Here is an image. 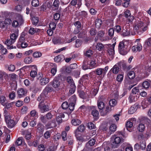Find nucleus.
Returning <instances> with one entry per match:
<instances>
[{
  "instance_id": "obj_1",
  "label": "nucleus",
  "mask_w": 151,
  "mask_h": 151,
  "mask_svg": "<svg viewBox=\"0 0 151 151\" xmlns=\"http://www.w3.org/2000/svg\"><path fill=\"white\" fill-rule=\"evenodd\" d=\"M148 28L147 26L144 25L143 23L140 22L135 23L134 29L137 33L141 35L144 32L147 30Z\"/></svg>"
},
{
  "instance_id": "obj_2",
  "label": "nucleus",
  "mask_w": 151,
  "mask_h": 151,
  "mask_svg": "<svg viewBox=\"0 0 151 151\" xmlns=\"http://www.w3.org/2000/svg\"><path fill=\"white\" fill-rule=\"evenodd\" d=\"M41 100L39 101H40L39 104L38 108L40 109V111L42 113L47 111L49 110V108L47 105L45 104V101L46 99L43 98H41Z\"/></svg>"
},
{
  "instance_id": "obj_3",
  "label": "nucleus",
  "mask_w": 151,
  "mask_h": 151,
  "mask_svg": "<svg viewBox=\"0 0 151 151\" xmlns=\"http://www.w3.org/2000/svg\"><path fill=\"white\" fill-rule=\"evenodd\" d=\"M11 19L9 18L6 19L4 21L0 19V28L6 29L8 26L10 25L12 23Z\"/></svg>"
},
{
  "instance_id": "obj_4",
  "label": "nucleus",
  "mask_w": 151,
  "mask_h": 151,
  "mask_svg": "<svg viewBox=\"0 0 151 151\" xmlns=\"http://www.w3.org/2000/svg\"><path fill=\"white\" fill-rule=\"evenodd\" d=\"M52 91V88L49 87H46L44 89L41 94L38 97L37 100L40 101L41 100V98L46 99L47 97L48 93Z\"/></svg>"
},
{
  "instance_id": "obj_5",
  "label": "nucleus",
  "mask_w": 151,
  "mask_h": 151,
  "mask_svg": "<svg viewBox=\"0 0 151 151\" xmlns=\"http://www.w3.org/2000/svg\"><path fill=\"white\" fill-rule=\"evenodd\" d=\"M45 65L47 67H49V68H52L51 70V72L53 76H54L57 71L56 65L55 63L47 62L45 63Z\"/></svg>"
},
{
  "instance_id": "obj_6",
  "label": "nucleus",
  "mask_w": 151,
  "mask_h": 151,
  "mask_svg": "<svg viewBox=\"0 0 151 151\" xmlns=\"http://www.w3.org/2000/svg\"><path fill=\"white\" fill-rule=\"evenodd\" d=\"M27 92V90L24 88L18 89L17 92L18 97L19 98L23 97L26 96Z\"/></svg>"
},
{
  "instance_id": "obj_7",
  "label": "nucleus",
  "mask_w": 151,
  "mask_h": 151,
  "mask_svg": "<svg viewBox=\"0 0 151 151\" xmlns=\"http://www.w3.org/2000/svg\"><path fill=\"white\" fill-rule=\"evenodd\" d=\"M139 97V96L138 94L131 93L128 98L129 102L132 103L135 102L137 101Z\"/></svg>"
},
{
  "instance_id": "obj_8",
  "label": "nucleus",
  "mask_w": 151,
  "mask_h": 151,
  "mask_svg": "<svg viewBox=\"0 0 151 151\" xmlns=\"http://www.w3.org/2000/svg\"><path fill=\"white\" fill-rule=\"evenodd\" d=\"M38 79L39 80L40 83L41 85H44L47 84L49 81V79L46 78L43 76H39L38 78Z\"/></svg>"
},
{
  "instance_id": "obj_9",
  "label": "nucleus",
  "mask_w": 151,
  "mask_h": 151,
  "mask_svg": "<svg viewBox=\"0 0 151 151\" xmlns=\"http://www.w3.org/2000/svg\"><path fill=\"white\" fill-rule=\"evenodd\" d=\"M116 44V42L114 43L112 45L109 44L107 45L109 48L108 50V52L110 55H111L112 56L114 54V48Z\"/></svg>"
},
{
  "instance_id": "obj_10",
  "label": "nucleus",
  "mask_w": 151,
  "mask_h": 151,
  "mask_svg": "<svg viewBox=\"0 0 151 151\" xmlns=\"http://www.w3.org/2000/svg\"><path fill=\"white\" fill-rule=\"evenodd\" d=\"M121 140L122 139L119 137H116L114 139V141L112 143V147L113 148L117 147L119 146Z\"/></svg>"
},
{
  "instance_id": "obj_11",
  "label": "nucleus",
  "mask_w": 151,
  "mask_h": 151,
  "mask_svg": "<svg viewBox=\"0 0 151 151\" xmlns=\"http://www.w3.org/2000/svg\"><path fill=\"white\" fill-rule=\"evenodd\" d=\"M14 43L12 41L9 39H7L4 42V43L6 44L7 46V48L8 49H12L15 48V46H13L12 45Z\"/></svg>"
},
{
  "instance_id": "obj_12",
  "label": "nucleus",
  "mask_w": 151,
  "mask_h": 151,
  "mask_svg": "<svg viewBox=\"0 0 151 151\" xmlns=\"http://www.w3.org/2000/svg\"><path fill=\"white\" fill-rule=\"evenodd\" d=\"M95 142V139H92L86 143L85 147H86L88 149L89 151H91L92 150L91 146L94 145Z\"/></svg>"
},
{
  "instance_id": "obj_13",
  "label": "nucleus",
  "mask_w": 151,
  "mask_h": 151,
  "mask_svg": "<svg viewBox=\"0 0 151 151\" xmlns=\"http://www.w3.org/2000/svg\"><path fill=\"white\" fill-rule=\"evenodd\" d=\"M142 49V47L140 43H137V45L133 46L132 48V51L134 52L140 51Z\"/></svg>"
},
{
  "instance_id": "obj_14",
  "label": "nucleus",
  "mask_w": 151,
  "mask_h": 151,
  "mask_svg": "<svg viewBox=\"0 0 151 151\" xmlns=\"http://www.w3.org/2000/svg\"><path fill=\"white\" fill-rule=\"evenodd\" d=\"M57 124L55 119H53L51 121L48 122L46 125V127L47 129H49L53 128L56 127Z\"/></svg>"
},
{
  "instance_id": "obj_15",
  "label": "nucleus",
  "mask_w": 151,
  "mask_h": 151,
  "mask_svg": "<svg viewBox=\"0 0 151 151\" xmlns=\"http://www.w3.org/2000/svg\"><path fill=\"white\" fill-rule=\"evenodd\" d=\"M124 14L125 17L127 18L129 22H132L134 19L133 16H131V14L129 10H127L124 12Z\"/></svg>"
},
{
  "instance_id": "obj_16",
  "label": "nucleus",
  "mask_w": 151,
  "mask_h": 151,
  "mask_svg": "<svg viewBox=\"0 0 151 151\" xmlns=\"http://www.w3.org/2000/svg\"><path fill=\"white\" fill-rule=\"evenodd\" d=\"M134 119H131L128 120L126 122V128L129 132H130L129 129H130L133 126V122Z\"/></svg>"
},
{
  "instance_id": "obj_17",
  "label": "nucleus",
  "mask_w": 151,
  "mask_h": 151,
  "mask_svg": "<svg viewBox=\"0 0 151 151\" xmlns=\"http://www.w3.org/2000/svg\"><path fill=\"white\" fill-rule=\"evenodd\" d=\"M29 66L34 68L35 70H32L30 72V74L31 77L32 78L35 77L37 74V69L36 66L35 65H30Z\"/></svg>"
},
{
  "instance_id": "obj_18",
  "label": "nucleus",
  "mask_w": 151,
  "mask_h": 151,
  "mask_svg": "<svg viewBox=\"0 0 151 151\" xmlns=\"http://www.w3.org/2000/svg\"><path fill=\"white\" fill-rule=\"evenodd\" d=\"M82 68L84 70L91 69L89 63L88 64V61L87 59H85L83 61Z\"/></svg>"
},
{
  "instance_id": "obj_19",
  "label": "nucleus",
  "mask_w": 151,
  "mask_h": 151,
  "mask_svg": "<svg viewBox=\"0 0 151 151\" xmlns=\"http://www.w3.org/2000/svg\"><path fill=\"white\" fill-rule=\"evenodd\" d=\"M101 97L99 98L97 101V106L99 109L100 110H102L104 108V103L101 100Z\"/></svg>"
},
{
  "instance_id": "obj_20",
  "label": "nucleus",
  "mask_w": 151,
  "mask_h": 151,
  "mask_svg": "<svg viewBox=\"0 0 151 151\" xmlns=\"http://www.w3.org/2000/svg\"><path fill=\"white\" fill-rule=\"evenodd\" d=\"M88 79V75H86L82 77L79 81V83L80 84H83L87 83Z\"/></svg>"
},
{
  "instance_id": "obj_21",
  "label": "nucleus",
  "mask_w": 151,
  "mask_h": 151,
  "mask_svg": "<svg viewBox=\"0 0 151 151\" xmlns=\"http://www.w3.org/2000/svg\"><path fill=\"white\" fill-rule=\"evenodd\" d=\"M81 0H72L71 2V4L75 6L76 7H80L81 5Z\"/></svg>"
},
{
  "instance_id": "obj_22",
  "label": "nucleus",
  "mask_w": 151,
  "mask_h": 151,
  "mask_svg": "<svg viewBox=\"0 0 151 151\" xmlns=\"http://www.w3.org/2000/svg\"><path fill=\"white\" fill-rule=\"evenodd\" d=\"M121 34L122 36L123 37H126L129 35H130V31L129 29H127L125 27L124 29H122L121 32Z\"/></svg>"
},
{
  "instance_id": "obj_23",
  "label": "nucleus",
  "mask_w": 151,
  "mask_h": 151,
  "mask_svg": "<svg viewBox=\"0 0 151 151\" xmlns=\"http://www.w3.org/2000/svg\"><path fill=\"white\" fill-rule=\"evenodd\" d=\"M52 41L54 44H59L63 42L62 41L61 38L59 37H54L52 39Z\"/></svg>"
},
{
  "instance_id": "obj_24",
  "label": "nucleus",
  "mask_w": 151,
  "mask_h": 151,
  "mask_svg": "<svg viewBox=\"0 0 151 151\" xmlns=\"http://www.w3.org/2000/svg\"><path fill=\"white\" fill-rule=\"evenodd\" d=\"M147 101L148 103L146 102L145 101H143L142 102V105L145 108H146L150 104H151V96H148L147 98Z\"/></svg>"
},
{
  "instance_id": "obj_25",
  "label": "nucleus",
  "mask_w": 151,
  "mask_h": 151,
  "mask_svg": "<svg viewBox=\"0 0 151 151\" xmlns=\"http://www.w3.org/2000/svg\"><path fill=\"white\" fill-rule=\"evenodd\" d=\"M8 127L9 128L13 127L16 124L15 122L13 119H11L6 122Z\"/></svg>"
},
{
  "instance_id": "obj_26",
  "label": "nucleus",
  "mask_w": 151,
  "mask_h": 151,
  "mask_svg": "<svg viewBox=\"0 0 151 151\" xmlns=\"http://www.w3.org/2000/svg\"><path fill=\"white\" fill-rule=\"evenodd\" d=\"M65 59V57L63 55H60L55 57L54 58V60L55 62L58 63L63 60Z\"/></svg>"
},
{
  "instance_id": "obj_27",
  "label": "nucleus",
  "mask_w": 151,
  "mask_h": 151,
  "mask_svg": "<svg viewBox=\"0 0 151 151\" xmlns=\"http://www.w3.org/2000/svg\"><path fill=\"white\" fill-rule=\"evenodd\" d=\"M52 86L54 88H58L60 86V81L56 78H54L52 82Z\"/></svg>"
},
{
  "instance_id": "obj_28",
  "label": "nucleus",
  "mask_w": 151,
  "mask_h": 151,
  "mask_svg": "<svg viewBox=\"0 0 151 151\" xmlns=\"http://www.w3.org/2000/svg\"><path fill=\"white\" fill-rule=\"evenodd\" d=\"M36 127L37 129L40 133H42L45 129V127L44 125L40 123L38 124L37 126Z\"/></svg>"
},
{
  "instance_id": "obj_29",
  "label": "nucleus",
  "mask_w": 151,
  "mask_h": 151,
  "mask_svg": "<svg viewBox=\"0 0 151 151\" xmlns=\"http://www.w3.org/2000/svg\"><path fill=\"white\" fill-rule=\"evenodd\" d=\"M137 130L140 132H143L145 129V124L142 123H140L137 126Z\"/></svg>"
},
{
  "instance_id": "obj_30",
  "label": "nucleus",
  "mask_w": 151,
  "mask_h": 151,
  "mask_svg": "<svg viewBox=\"0 0 151 151\" xmlns=\"http://www.w3.org/2000/svg\"><path fill=\"white\" fill-rule=\"evenodd\" d=\"M67 143L68 144V146H70L71 147L73 145L74 142V140L73 138L71 137H68L67 139Z\"/></svg>"
},
{
  "instance_id": "obj_31",
  "label": "nucleus",
  "mask_w": 151,
  "mask_h": 151,
  "mask_svg": "<svg viewBox=\"0 0 151 151\" xmlns=\"http://www.w3.org/2000/svg\"><path fill=\"white\" fill-rule=\"evenodd\" d=\"M81 123V121L79 119H73L71 121V123L74 126L78 125Z\"/></svg>"
},
{
  "instance_id": "obj_32",
  "label": "nucleus",
  "mask_w": 151,
  "mask_h": 151,
  "mask_svg": "<svg viewBox=\"0 0 151 151\" xmlns=\"http://www.w3.org/2000/svg\"><path fill=\"white\" fill-rule=\"evenodd\" d=\"M139 146L140 147V149L144 150H145L146 147V142L144 140H141L140 142Z\"/></svg>"
},
{
  "instance_id": "obj_33",
  "label": "nucleus",
  "mask_w": 151,
  "mask_h": 151,
  "mask_svg": "<svg viewBox=\"0 0 151 151\" xmlns=\"http://www.w3.org/2000/svg\"><path fill=\"white\" fill-rule=\"evenodd\" d=\"M76 86L74 83L71 84L70 88L69 91V93L71 94H73L74 93L76 90Z\"/></svg>"
},
{
  "instance_id": "obj_34",
  "label": "nucleus",
  "mask_w": 151,
  "mask_h": 151,
  "mask_svg": "<svg viewBox=\"0 0 151 151\" xmlns=\"http://www.w3.org/2000/svg\"><path fill=\"white\" fill-rule=\"evenodd\" d=\"M59 4V1L58 0H55L53 4V6L55 7L53 8V10H56L58 9Z\"/></svg>"
},
{
  "instance_id": "obj_35",
  "label": "nucleus",
  "mask_w": 151,
  "mask_h": 151,
  "mask_svg": "<svg viewBox=\"0 0 151 151\" xmlns=\"http://www.w3.org/2000/svg\"><path fill=\"white\" fill-rule=\"evenodd\" d=\"M95 108V107L93 106L91 114L94 117H97L99 114V112Z\"/></svg>"
},
{
  "instance_id": "obj_36",
  "label": "nucleus",
  "mask_w": 151,
  "mask_h": 151,
  "mask_svg": "<svg viewBox=\"0 0 151 151\" xmlns=\"http://www.w3.org/2000/svg\"><path fill=\"white\" fill-rule=\"evenodd\" d=\"M7 101L6 98L4 96H0V103L4 106L6 103Z\"/></svg>"
},
{
  "instance_id": "obj_37",
  "label": "nucleus",
  "mask_w": 151,
  "mask_h": 151,
  "mask_svg": "<svg viewBox=\"0 0 151 151\" xmlns=\"http://www.w3.org/2000/svg\"><path fill=\"white\" fill-rule=\"evenodd\" d=\"M104 46L101 43H97L96 46V49L99 51H101L104 49Z\"/></svg>"
},
{
  "instance_id": "obj_38",
  "label": "nucleus",
  "mask_w": 151,
  "mask_h": 151,
  "mask_svg": "<svg viewBox=\"0 0 151 151\" xmlns=\"http://www.w3.org/2000/svg\"><path fill=\"white\" fill-rule=\"evenodd\" d=\"M89 65L91 69L96 67L97 65L96 60L93 59L90 60Z\"/></svg>"
},
{
  "instance_id": "obj_39",
  "label": "nucleus",
  "mask_w": 151,
  "mask_h": 151,
  "mask_svg": "<svg viewBox=\"0 0 151 151\" xmlns=\"http://www.w3.org/2000/svg\"><path fill=\"white\" fill-rule=\"evenodd\" d=\"M32 62V58L31 57H26L24 60V62L26 64L31 63Z\"/></svg>"
},
{
  "instance_id": "obj_40",
  "label": "nucleus",
  "mask_w": 151,
  "mask_h": 151,
  "mask_svg": "<svg viewBox=\"0 0 151 151\" xmlns=\"http://www.w3.org/2000/svg\"><path fill=\"white\" fill-rule=\"evenodd\" d=\"M119 50L120 53L123 55H126L128 52L127 49V47L123 49Z\"/></svg>"
},
{
  "instance_id": "obj_41",
  "label": "nucleus",
  "mask_w": 151,
  "mask_h": 151,
  "mask_svg": "<svg viewBox=\"0 0 151 151\" xmlns=\"http://www.w3.org/2000/svg\"><path fill=\"white\" fill-rule=\"evenodd\" d=\"M102 21L99 19L96 20L95 22L96 27V28H99L102 23Z\"/></svg>"
},
{
  "instance_id": "obj_42",
  "label": "nucleus",
  "mask_w": 151,
  "mask_h": 151,
  "mask_svg": "<svg viewBox=\"0 0 151 151\" xmlns=\"http://www.w3.org/2000/svg\"><path fill=\"white\" fill-rule=\"evenodd\" d=\"M116 129V125L114 124H111L109 127L110 131L111 132L110 134L115 132Z\"/></svg>"
},
{
  "instance_id": "obj_43",
  "label": "nucleus",
  "mask_w": 151,
  "mask_h": 151,
  "mask_svg": "<svg viewBox=\"0 0 151 151\" xmlns=\"http://www.w3.org/2000/svg\"><path fill=\"white\" fill-rule=\"evenodd\" d=\"M111 70H112L114 73L116 74L118 73L119 71V68L116 65L113 66Z\"/></svg>"
},
{
  "instance_id": "obj_44",
  "label": "nucleus",
  "mask_w": 151,
  "mask_h": 151,
  "mask_svg": "<svg viewBox=\"0 0 151 151\" xmlns=\"http://www.w3.org/2000/svg\"><path fill=\"white\" fill-rule=\"evenodd\" d=\"M79 96L81 98L83 99H85L86 97H89V96L87 95L86 96L83 91H81L79 92Z\"/></svg>"
},
{
  "instance_id": "obj_45",
  "label": "nucleus",
  "mask_w": 151,
  "mask_h": 151,
  "mask_svg": "<svg viewBox=\"0 0 151 151\" xmlns=\"http://www.w3.org/2000/svg\"><path fill=\"white\" fill-rule=\"evenodd\" d=\"M128 76L130 79H132L134 78L135 74L133 71H130L128 73Z\"/></svg>"
},
{
  "instance_id": "obj_46",
  "label": "nucleus",
  "mask_w": 151,
  "mask_h": 151,
  "mask_svg": "<svg viewBox=\"0 0 151 151\" xmlns=\"http://www.w3.org/2000/svg\"><path fill=\"white\" fill-rule=\"evenodd\" d=\"M25 35L24 34H22L20 36L18 42V44H20V43L23 42H24L25 40Z\"/></svg>"
},
{
  "instance_id": "obj_47",
  "label": "nucleus",
  "mask_w": 151,
  "mask_h": 151,
  "mask_svg": "<svg viewBox=\"0 0 151 151\" xmlns=\"http://www.w3.org/2000/svg\"><path fill=\"white\" fill-rule=\"evenodd\" d=\"M32 55L34 58H38L41 56L42 53L40 52L36 51L33 53Z\"/></svg>"
},
{
  "instance_id": "obj_48",
  "label": "nucleus",
  "mask_w": 151,
  "mask_h": 151,
  "mask_svg": "<svg viewBox=\"0 0 151 151\" xmlns=\"http://www.w3.org/2000/svg\"><path fill=\"white\" fill-rule=\"evenodd\" d=\"M116 101L114 99H112L110 100L109 101V105L112 107H114L115 106L116 104Z\"/></svg>"
},
{
  "instance_id": "obj_49",
  "label": "nucleus",
  "mask_w": 151,
  "mask_h": 151,
  "mask_svg": "<svg viewBox=\"0 0 151 151\" xmlns=\"http://www.w3.org/2000/svg\"><path fill=\"white\" fill-rule=\"evenodd\" d=\"M39 3L38 0H32L31 2L32 5L35 7H37L39 5Z\"/></svg>"
},
{
  "instance_id": "obj_50",
  "label": "nucleus",
  "mask_w": 151,
  "mask_h": 151,
  "mask_svg": "<svg viewBox=\"0 0 151 151\" xmlns=\"http://www.w3.org/2000/svg\"><path fill=\"white\" fill-rule=\"evenodd\" d=\"M10 37L11 40L14 43L17 38V36L15 34L13 33L10 35Z\"/></svg>"
},
{
  "instance_id": "obj_51",
  "label": "nucleus",
  "mask_w": 151,
  "mask_h": 151,
  "mask_svg": "<svg viewBox=\"0 0 151 151\" xmlns=\"http://www.w3.org/2000/svg\"><path fill=\"white\" fill-rule=\"evenodd\" d=\"M103 68H98L95 70V72L96 74L98 75H101L102 74H103Z\"/></svg>"
},
{
  "instance_id": "obj_52",
  "label": "nucleus",
  "mask_w": 151,
  "mask_h": 151,
  "mask_svg": "<svg viewBox=\"0 0 151 151\" xmlns=\"http://www.w3.org/2000/svg\"><path fill=\"white\" fill-rule=\"evenodd\" d=\"M56 23L53 22H52L49 24V28L52 29V30H55L56 28Z\"/></svg>"
},
{
  "instance_id": "obj_53",
  "label": "nucleus",
  "mask_w": 151,
  "mask_h": 151,
  "mask_svg": "<svg viewBox=\"0 0 151 151\" xmlns=\"http://www.w3.org/2000/svg\"><path fill=\"white\" fill-rule=\"evenodd\" d=\"M114 32V29L113 28H110L108 30V35L111 37H113Z\"/></svg>"
},
{
  "instance_id": "obj_54",
  "label": "nucleus",
  "mask_w": 151,
  "mask_h": 151,
  "mask_svg": "<svg viewBox=\"0 0 151 151\" xmlns=\"http://www.w3.org/2000/svg\"><path fill=\"white\" fill-rule=\"evenodd\" d=\"M57 147L54 145H51L49 146L47 149V151H55Z\"/></svg>"
},
{
  "instance_id": "obj_55",
  "label": "nucleus",
  "mask_w": 151,
  "mask_h": 151,
  "mask_svg": "<svg viewBox=\"0 0 151 151\" xmlns=\"http://www.w3.org/2000/svg\"><path fill=\"white\" fill-rule=\"evenodd\" d=\"M67 134L66 132L65 131H63L62 132L61 136L63 140L65 141L67 140Z\"/></svg>"
},
{
  "instance_id": "obj_56",
  "label": "nucleus",
  "mask_w": 151,
  "mask_h": 151,
  "mask_svg": "<svg viewBox=\"0 0 151 151\" xmlns=\"http://www.w3.org/2000/svg\"><path fill=\"white\" fill-rule=\"evenodd\" d=\"M93 54L92 51L91 50H88L85 53V55L88 57H90Z\"/></svg>"
},
{
  "instance_id": "obj_57",
  "label": "nucleus",
  "mask_w": 151,
  "mask_h": 151,
  "mask_svg": "<svg viewBox=\"0 0 151 151\" xmlns=\"http://www.w3.org/2000/svg\"><path fill=\"white\" fill-rule=\"evenodd\" d=\"M104 32L102 31H100L98 32L97 36L99 37V38L100 39V38H102L104 37Z\"/></svg>"
},
{
  "instance_id": "obj_58",
  "label": "nucleus",
  "mask_w": 151,
  "mask_h": 151,
  "mask_svg": "<svg viewBox=\"0 0 151 151\" xmlns=\"http://www.w3.org/2000/svg\"><path fill=\"white\" fill-rule=\"evenodd\" d=\"M142 86L144 88H147L150 86V83L148 81H145L143 83Z\"/></svg>"
},
{
  "instance_id": "obj_59",
  "label": "nucleus",
  "mask_w": 151,
  "mask_h": 151,
  "mask_svg": "<svg viewBox=\"0 0 151 151\" xmlns=\"http://www.w3.org/2000/svg\"><path fill=\"white\" fill-rule=\"evenodd\" d=\"M30 114L32 117H37V114L36 111L35 110H33L30 112Z\"/></svg>"
},
{
  "instance_id": "obj_60",
  "label": "nucleus",
  "mask_w": 151,
  "mask_h": 151,
  "mask_svg": "<svg viewBox=\"0 0 151 151\" xmlns=\"http://www.w3.org/2000/svg\"><path fill=\"white\" fill-rule=\"evenodd\" d=\"M32 22L33 24L36 25L38 22V19L37 17H33L32 19Z\"/></svg>"
},
{
  "instance_id": "obj_61",
  "label": "nucleus",
  "mask_w": 151,
  "mask_h": 151,
  "mask_svg": "<svg viewBox=\"0 0 151 151\" xmlns=\"http://www.w3.org/2000/svg\"><path fill=\"white\" fill-rule=\"evenodd\" d=\"M76 96L75 95H73L70 99L69 101H70V103H73L75 104L76 100Z\"/></svg>"
},
{
  "instance_id": "obj_62",
  "label": "nucleus",
  "mask_w": 151,
  "mask_h": 151,
  "mask_svg": "<svg viewBox=\"0 0 151 151\" xmlns=\"http://www.w3.org/2000/svg\"><path fill=\"white\" fill-rule=\"evenodd\" d=\"M22 138L21 137L18 138L16 140L15 144L19 146L21 145L22 143Z\"/></svg>"
},
{
  "instance_id": "obj_63",
  "label": "nucleus",
  "mask_w": 151,
  "mask_h": 151,
  "mask_svg": "<svg viewBox=\"0 0 151 151\" xmlns=\"http://www.w3.org/2000/svg\"><path fill=\"white\" fill-rule=\"evenodd\" d=\"M123 74H119L116 77V80L118 81L121 82L123 81Z\"/></svg>"
},
{
  "instance_id": "obj_64",
  "label": "nucleus",
  "mask_w": 151,
  "mask_h": 151,
  "mask_svg": "<svg viewBox=\"0 0 151 151\" xmlns=\"http://www.w3.org/2000/svg\"><path fill=\"white\" fill-rule=\"evenodd\" d=\"M145 43L148 46L150 47L151 46V37L147 39L145 41Z\"/></svg>"
}]
</instances>
